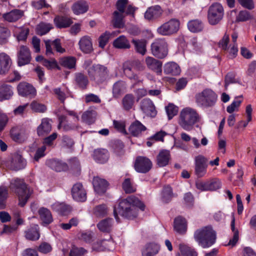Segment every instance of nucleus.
Returning <instances> with one entry per match:
<instances>
[{"label": "nucleus", "instance_id": "c03bdc74", "mask_svg": "<svg viewBox=\"0 0 256 256\" xmlns=\"http://www.w3.org/2000/svg\"><path fill=\"white\" fill-rule=\"evenodd\" d=\"M132 43L134 46L136 51L144 56L146 52V42L144 40H132Z\"/></svg>", "mask_w": 256, "mask_h": 256}, {"label": "nucleus", "instance_id": "dca6fc26", "mask_svg": "<svg viewBox=\"0 0 256 256\" xmlns=\"http://www.w3.org/2000/svg\"><path fill=\"white\" fill-rule=\"evenodd\" d=\"M140 109L146 115L154 117L156 110L152 101L148 98H144L140 102Z\"/></svg>", "mask_w": 256, "mask_h": 256}, {"label": "nucleus", "instance_id": "864d4df0", "mask_svg": "<svg viewBox=\"0 0 256 256\" xmlns=\"http://www.w3.org/2000/svg\"><path fill=\"white\" fill-rule=\"evenodd\" d=\"M78 238L86 243L90 244L93 241V234L91 232H82L78 234Z\"/></svg>", "mask_w": 256, "mask_h": 256}, {"label": "nucleus", "instance_id": "9d476101", "mask_svg": "<svg viewBox=\"0 0 256 256\" xmlns=\"http://www.w3.org/2000/svg\"><path fill=\"white\" fill-rule=\"evenodd\" d=\"M194 172L198 178H202L206 174L208 166V159L202 155H198L195 157Z\"/></svg>", "mask_w": 256, "mask_h": 256}, {"label": "nucleus", "instance_id": "79ce46f5", "mask_svg": "<svg viewBox=\"0 0 256 256\" xmlns=\"http://www.w3.org/2000/svg\"><path fill=\"white\" fill-rule=\"evenodd\" d=\"M124 14L115 11L113 14L112 22L114 26L116 28H122L124 26L123 20Z\"/></svg>", "mask_w": 256, "mask_h": 256}, {"label": "nucleus", "instance_id": "c756f323", "mask_svg": "<svg viewBox=\"0 0 256 256\" xmlns=\"http://www.w3.org/2000/svg\"><path fill=\"white\" fill-rule=\"evenodd\" d=\"M146 130V127L138 120L133 122L129 128L130 132L134 136H140L142 132Z\"/></svg>", "mask_w": 256, "mask_h": 256}, {"label": "nucleus", "instance_id": "39448f33", "mask_svg": "<svg viewBox=\"0 0 256 256\" xmlns=\"http://www.w3.org/2000/svg\"><path fill=\"white\" fill-rule=\"evenodd\" d=\"M224 16V9L218 2L212 4L208 10V20L210 25L214 26L222 20Z\"/></svg>", "mask_w": 256, "mask_h": 256}, {"label": "nucleus", "instance_id": "bb28decb", "mask_svg": "<svg viewBox=\"0 0 256 256\" xmlns=\"http://www.w3.org/2000/svg\"><path fill=\"white\" fill-rule=\"evenodd\" d=\"M52 130V125L48 118H43L40 124L37 128L38 136H43L48 134Z\"/></svg>", "mask_w": 256, "mask_h": 256}, {"label": "nucleus", "instance_id": "1a4fd4ad", "mask_svg": "<svg viewBox=\"0 0 256 256\" xmlns=\"http://www.w3.org/2000/svg\"><path fill=\"white\" fill-rule=\"evenodd\" d=\"M179 28V20L176 18H172L158 27L157 32L162 36H170L176 33Z\"/></svg>", "mask_w": 256, "mask_h": 256}, {"label": "nucleus", "instance_id": "4d7b16f0", "mask_svg": "<svg viewBox=\"0 0 256 256\" xmlns=\"http://www.w3.org/2000/svg\"><path fill=\"white\" fill-rule=\"evenodd\" d=\"M172 188L168 186H164L162 191V200L165 202H168L172 198Z\"/></svg>", "mask_w": 256, "mask_h": 256}, {"label": "nucleus", "instance_id": "20e7f679", "mask_svg": "<svg viewBox=\"0 0 256 256\" xmlns=\"http://www.w3.org/2000/svg\"><path fill=\"white\" fill-rule=\"evenodd\" d=\"M200 116L196 111L190 108H184L180 112L179 124L184 130L190 131L199 122Z\"/></svg>", "mask_w": 256, "mask_h": 256}, {"label": "nucleus", "instance_id": "09e8293b", "mask_svg": "<svg viewBox=\"0 0 256 256\" xmlns=\"http://www.w3.org/2000/svg\"><path fill=\"white\" fill-rule=\"evenodd\" d=\"M179 250L182 256H198L196 251L186 244H180Z\"/></svg>", "mask_w": 256, "mask_h": 256}, {"label": "nucleus", "instance_id": "7ed1b4c3", "mask_svg": "<svg viewBox=\"0 0 256 256\" xmlns=\"http://www.w3.org/2000/svg\"><path fill=\"white\" fill-rule=\"evenodd\" d=\"M194 238L203 248H208L213 245L216 238V232L210 226L198 229L194 233Z\"/></svg>", "mask_w": 256, "mask_h": 256}, {"label": "nucleus", "instance_id": "a878e982", "mask_svg": "<svg viewBox=\"0 0 256 256\" xmlns=\"http://www.w3.org/2000/svg\"><path fill=\"white\" fill-rule=\"evenodd\" d=\"M174 229L180 234H184L187 230L186 220L180 216L176 218L174 220Z\"/></svg>", "mask_w": 256, "mask_h": 256}, {"label": "nucleus", "instance_id": "69168bd1", "mask_svg": "<svg viewBox=\"0 0 256 256\" xmlns=\"http://www.w3.org/2000/svg\"><path fill=\"white\" fill-rule=\"evenodd\" d=\"M106 213L107 210L104 204L99 205L94 208V214L97 216H104Z\"/></svg>", "mask_w": 256, "mask_h": 256}, {"label": "nucleus", "instance_id": "052dcab7", "mask_svg": "<svg viewBox=\"0 0 256 256\" xmlns=\"http://www.w3.org/2000/svg\"><path fill=\"white\" fill-rule=\"evenodd\" d=\"M166 110L169 120H171L177 114L178 111V107L173 104H169L166 107Z\"/></svg>", "mask_w": 256, "mask_h": 256}, {"label": "nucleus", "instance_id": "72a5a7b5", "mask_svg": "<svg viewBox=\"0 0 256 256\" xmlns=\"http://www.w3.org/2000/svg\"><path fill=\"white\" fill-rule=\"evenodd\" d=\"M26 238L30 240L34 241L39 239L40 234L37 225L31 226L24 232Z\"/></svg>", "mask_w": 256, "mask_h": 256}, {"label": "nucleus", "instance_id": "0eeeda50", "mask_svg": "<svg viewBox=\"0 0 256 256\" xmlns=\"http://www.w3.org/2000/svg\"><path fill=\"white\" fill-rule=\"evenodd\" d=\"M151 52L154 56L162 59L168 54V49L167 42L164 38H158L151 44Z\"/></svg>", "mask_w": 256, "mask_h": 256}, {"label": "nucleus", "instance_id": "3c124183", "mask_svg": "<svg viewBox=\"0 0 256 256\" xmlns=\"http://www.w3.org/2000/svg\"><path fill=\"white\" fill-rule=\"evenodd\" d=\"M114 36V33L106 31L98 38L99 46L104 48L108 42L110 38Z\"/></svg>", "mask_w": 256, "mask_h": 256}, {"label": "nucleus", "instance_id": "6e6552de", "mask_svg": "<svg viewBox=\"0 0 256 256\" xmlns=\"http://www.w3.org/2000/svg\"><path fill=\"white\" fill-rule=\"evenodd\" d=\"M108 72L107 68L100 64H94L88 69V74L89 76L94 80L100 82L106 79Z\"/></svg>", "mask_w": 256, "mask_h": 256}, {"label": "nucleus", "instance_id": "423d86ee", "mask_svg": "<svg viewBox=\"0 0 256 256\" xmlns=\"http://www.w3.org/2000/svg\"><path fill=\"white\" fill-rule=\"evenodd\" d=\"M196 103L202 106L208 108L213 106L216 100V94L210 89H205L196 94Z\"/></svg>", "mask_w": 256, "mask_h": 256}, {"label": "nucleus", "instance_id": "603ef678", "mask_svg": "<svg viewBox=\"0 0 256 256\" xmlns=\"http://www.w3.org/2000/svg\"><path fill=\"white\" fill-rule=\"evenodd\" d=\"M10 36V32L9 30L3 25L0 24V44H6Z\"/></svg>", "mask_w": 256, "mask_h": 256}, {"label": "nucleus", "instance_id": "4be33fe9", "mask_svg": "<svg viewBox=\"0 0 256 256\" xmlns=\"http://www.w3.org/2000/svg\"><path fill=\"white\" fill-rule=\"evenodd\" d=\"M54 24L58 28L70 27L73 23L72 19L66 16H57L54 20Z\"/></svg>", "mask_w": 256, "mask_h": 256}, {"label": "nucleus", "instance_id": "6e6d98bb", "mask_svg": "<svg viewBox=\"0 0 256 256\" xmlns=\"http://www.w3.org/2000/svg\"><path fill=\"white\" fill-rule=\"evenodd\" d=\"M8 190L6 187H0V209L5 208L6 200L8 198Z\"/></svg>", "mask_w": 256, "mask_h": 256}, {"label": "nucleus", "instance_id": "f03ea898", "mask_svg": "<svg viewBox=\"0 0 256 256\" xmlns=\"http://www.w3.org/2000/svg\"><path fill=\"white\" fill-rule=\"evenodd\" d=\"M10 188L18 196V206H24L30 197L32 190L28 187L22 180L18 178L11 181Z\"/></svg>", "mask_w": 256, "mask_h": 256}, {"label": "nucleus", "instance_id": "f8f14e48", "mask_svg": "<svg viewBox=\"0 0 256 256\" xmlns=\"http://www.w3.org/2000/svg\"><path fill=\"white\" fill-rule=\"evenodd\" d=\"M71 192L72 198L76 201L84 202L86 200V192L80 182H77L73 185Z\"/></svg>", "mask_w": 256, "mask_h": 256}, {"label": "nucleus", "instance_id": "473e14b6", "mask_svg": "<svg viewBox=\"0 0 256 256\" xmlns=\"http://www.w3.org/2000/svg\"><path fill=\"white\" fill-rule=\"evenodd\" d=\"M108 156V152L106 149L96 150L94 152V158L98 163L104 164L106 162Z\"/></svg>", "mask_w": 256, "mask_h": 256}, {"label": "nucleus", "instance_id": "774afa93", "mask_svg": "<svg viewBox=\"0 0 256 256\" xmlns=\"http://www.w3.org/2000/svg\"><path fill=\"white\" fill-rule=\"evenodd\" d=\"M235 74L233 72H228L225 76V88H227L230 84L236 83L237 80L235 78Z\"/></svg>", "mask_w": 256, "mask_h": 256}, {"label": "nucleus", "instance_id": "49530a36", "mask_svg": "<svg viewBox=\"0 0 256 256\" xmlns=\"http://www.w3.org/2000/svg\"><path fill=\"white\" fill-rule=\"evenodd\" d=\"M134 102V96L131 94H126L122 100L123 108L126 110H130Z\"/></svg>", "mask_w": 256, "mask_h": 256}, {"label": "nucleus", "instance_id": "37998d69", "mask_svg": "<svg viewBox=\"0 0 256 256\" xmlns=\"http://www.w3.org/2000/svg\"><path fill=\"white\" fill-rule=\"evenodd\" d=\"M59 63L66 68L72 69L75 68L76 59L72 56L64 57L60 60Z\"/></svg>", "mask_w": 256, "mask_h": 256}, {"label": "nucleus", "instance_id": "ea45409f", "mask_svg": "<svg viewBox=\"0 0 256 256\" xmlns=\"http://www.w3.org/2000/svg\"><path fill=\"white\" fill-rule=\"evenodd\" d=\"M88 4L85 1L80 0L75 2L72 6V10L76 14H80L86 12L88 10Z\"/></svg>", "mask_w": 256, "mask_h": 256}, {"label": "nucleus", "instance_id": "de8ad7c7", "mask_svg": "<svg viewBox=\"0 0 256 256\" xmlns=\"http://www.w3.org/2000/svg\"><path fill=\"white\" fill-rule=\"evenodd\" d=\"M52 28V24L42 22L37 25L36 31L38 34L42 36L48 33Z\"/></svg>", "mask_w": 256, "mask_h": 256}, {"label": "nucleus", "instance_id": "f3484780", "mask_svg": "<svg viewBox=\"0 0 256 256\" xmlns=\"http://www.w3.org/2000/svg\"><path fill=\"white\" fill-rule=\"evenodd\" d=\"M146 64L149 70L160 74L162 72V63L161 61L152 56H147L145 60Z\"/></svg>", "mask_w": 256, "mask_h": 256}, {"label": "nucleus", "instance_id": "bf43d9fd", "mask_svg": "<svg viewBox=\"0 0 256 256\" xmlns=\"http://www.w3.org/2000/svg\"><path fill=\"white\" fill-rule=\"evenodd\" d=\"M32 110L36 112H44L46 110V106L37 102H32L30 104Z\"/></svg>", "mask_w": 256, "mask_h": 256}, {"label": "nucleus", "instance_id": "393cba45", "mask_svg": "<svg viewBox=\"0 0 256 256\" xmlns=\"http://www.w3.org/2000/svg\"><path fill=\"white\" fill-rule=\"evenodd\" d=\"M160 249V246L156 243L148 244L142 250V256H154L158 252Z\"/></svg>", "mask_w": 256, "mask_h": 256}, {"label": "nucleus", "instance_id": "412c9836", "mask_svg": "<svg viewBox=\"0 0 256 256\" xmlns=\"http://www.w3.org/2000/svg\"><path fill=\"white\" fill-rule=\"evenodd\" d=\"M78 45L80 50L85 54H90L93 50L92 40L89 36H85L81 38Z\"/></svg>", "mask_w": 256, "mask_h": 256}, {"label": "nucleus", "instance_id": "f257e3e1", "mask_svg": "<svg viewBox=\"0 0 256 256\" xmlns=\"http://www.w3.org/2000/svg\"><path fill=\"white\" fill-rule=\"evenodd\" d=\"M144 204L138 198L134 196H130L120 202L117 210L122 216L128 219H133L138 216L137 208L144 210ZM114 214L116 219L118 220V216L116 208H114Z\"/></svg>", "mask_w": 256, "mask_h": 256}, {"label": "nucleus", "instance_id": "f704fd0d", "mask_svg": "<svg viewBox=\"0 0 256 256\" xmlns=\"http://www.w3.org/2000/svg\"><path fill=\"white\" fill-rule=\"evenodd\" d=\"M52 208L62 215H66L72 210L70 206L58 202H56L52 204Z\"/></svg>", "mask_w": 256, "mask_h": 256}, {"label": "nucleus", "instance_id": "13d9d810", "mask_svg": "<svg viewBox=\"0 0 256 256\" xmlns=\"http://www.w3.org/2000/svg\"><path fill=\"white\" fill-rule=\"evenodd\" d=\"M252 16L250 12L244 10L240 11L236 18V22H245L252 19Z\"/></svg>", "mask_w": 256, "mask_h": 256}, {"label": "nucleus", "instance_id": "ddd939ff", "mask_svg": "<svg viewBox=\"0 0 256 256\" xmlns=\"http://www.w3.org/2000/svg\"><path fill=\"white\" fill-rule=\"evenodd\" d=\"M18 94L22 96L34 98L36 91L35 88L30 84L26 82H20L17 86Z\"/></svg>", "mask_w": 256, "mask_h": 256}, {"label": "nucleus", "instance_id": "6ab92c4d", "mask_svg": "<svg viewBox=\"0 0 256 256\" xmlns=\"http://www.w3.org/2000/svg\"><path fill=\"white\" fill-rule=\"evenodd\" d=\"M12 64L10 57L6 53H0V74H5L9 70Z\"/></svg>", "mask_w": 256, "mask_h": 256}, {"label": "nucleus", "instance_id": "a19ab883", "mask_svg": "<svg viewBox=\"0 0 256 256\" xmlns=\"http://www.w3.org/2000/svg\"><path fill=\"white\" fill-rule=\"evenodd\" d=\"M164 72L166 74L178 75L180 74V69L177 64L174 62H170L164 65Z\"/></svg>", "mask_w": 256, "mask_h": 256}, {"label": "nucleus", "instance_id": "e433bc0d", "mask_svg": "<svg viewBox=\"0 0 256 256\" xmlns=\"http://www.w3.org/2000/svg\"><path fill=\"white\" fill-rule=\"evenodd\" d=\"M38 214L42 221L46 224H50L53 218L50 210L45 208H41L38 210Z\"/></svg>", "mask_w": 256, "mask_h": 256}, {"label": "nucleus", "instance_id": "680f3d73", "mask_svg": "<svg viewBox=\"0 0 256 256\" xmlns=\"http://www.w3.org/2000/svg\"><path fill=\"white\" fill-rule=\"evenodd\" d=\"M208 190H215L221 187L220 181L217 178H214L208 182Z\"/></svg>", "mask_w": 256, "mask_h": 256}, {"label": "nucleus", "instance_id": "b1692460", "mask_svg": "<svg viewBox=\"0 0 256 256\" xmlns=\"http://www.w3.org/2000/svg\"><path fill=\"white\" fill-rule=\"evenodd\" d=\"M46 164L52 170L58 172L65 171L68 168L66 163L56 160H46Z\"/></svg>", "mask_w": 256, "mask_h": 256}, {"label": "nucleus", "instance_id": "7c9ffc66", "mask_svg": "<svg viewBox=\"0 0 256 256\" xmlns=\"http://www.w3.org/2000/svg\"><path fill=\"white\" fill-rule=\"evenodd\" d=\"M59 124L58 125V128H62L64 131L68 132L74 130L76 126L74 124H70L68 122V118L64 115H60L58 116Z\"/></svg>", "mask_w": 256, "mask_h": 256}, {"label": "nucleus", "instance_id": "a211bd4d", "mask_svg": "<svg viewBox=\"0 0 256 256\" xmlns=\"http://www.w3.org/2000/svg\"><path fill=\"white\" fill-rule=\"evenodd\" d=\"M162 10L159 6H154L148 8L144 14L146 19L150 20L157 19L161 16Z\"/></svg>", "mask_w": 256, "mask_h": 256}, {"label": "nucleus", "instance_id": "e2e57ef3", "mask_svg": "<svg viewBox=\"0 0 256 256\" xmlns=\"http://www.w3.org/2000/svg\"><path fill=\"white\" fill-rule=\"evenodd\" d=\"M38 250L41 253L46 254L52 250V246L50 244L43 242L38 246Z\"/></svg>", "mask_w": 256, "mask_h": 256}, {"label": "nucleus", "instance_id": "9b49d317", "mask_svg": "<svg viewBox=\"0 0 256 256\" xmlns=\"http://www.w3.org/2000/svg\"><path fill=\"white\" fill-rule=\"evenodd\" d=\"M134 167L137 172L145 174L151 169L152 162L148 158L139 156L136 159Z\"/></svg>", "mask_w": 256, "mask_h": 256}, {"label": "nucleus", "instance_id": "cd10ccee", "mask_svg": "<svg viewBox=\"0 0 256 256\" xmlns=\"http://www.w3.org/2000/svg\"><path fill=\"white\" fill-rule=\"evenodd\" d=\"M24 14L23 10L18 9H14L10 12L4 14L3 18L9 22H16L20 19Z\"/></svg>", "mask_w": 256, "mask_h": 256}, {"label": "nucleus", "instance_id": "aec40b11", "mask_svg": "<svg viewBox=\"0 0 256 256\" xmlns=\"http://www.w3.org/2000/svg\"><path fill=\"white\" fill-rule=\"evenodd\" d=\"M93 186L97 194H102L106 192L108 184L106 180L98 177H95L93 180Z\"/></svg>", "mask_w": 256, "mask_h": 256}, {"label": "nucleus", "instance_id": "a18cd8bd", "mask_svg": "<svg viewBox=\"0 0 256 256\" xmlns=\"http://www.w3.org/2000/svg\"><path fill=\"white\" fill-rule=\"evenodd\" d=\"M188 30L193 32H198L202 30L204 25L202 22L198 20H192L188 24Z\"/></svg>", "mask_w": 256, "mask_h": 256}, {"label": "nucleus", "instance_id": "5fc2aeb1", "mask_svg": "<svg viewBox=\"0 0 256 256\" xmlns=\"http://www.w3.org/2000/svg\"><path fill=\"white\" fill-rule=\"evenodd\" d=\"M122 188L126 194H130L136 191V188L131 182L128 178L125 179L122 183Z\"/></svg>", "mask_w": 256, "mask_h": 256}, {"label": "nucleus", "instance_id": "2eb2a0df", "mask_svg": "<svg viewBox=\"0 0 256 256\" xmlns=\"http://www.w3.org/2000/svg\"><path fill=\"white\" fill-rule=\"evenodd\" d=\"M31 60L30 50L26 46H22L18 54V64L20 66L29 64Z\"/></svg>", "mask_w": 256, "mask_h": 256}, {"label": "nucleus", "instance_id": "c9c22d12", "mask_svg": "<svg viewBox=\"0 0 256 256\" xmlns=\"http://www.w3.org/2000/svg\"><path fill=\"white\" fill-rule=\"evenodd\" d=\"M113 46L114 48L119 49H128L130 48L128 40L124 36H120L116 38L113 42Z\"/></svg>", "mask_w": 256, "mask_h": 256}, {"label": "nucleus", "instance_id": "4c0bfd02", "mask_svg": "<svg viewBox=\"0 0 256 256\" xmlns=\"http://www.w3.org/2000/svg\"><path fill=\"white\" fill-rule=\"evenodd\" d=\"M13 95L12 87L8 84H4L0 86V100L10 99Z\"/></svg>", "mask_w": 256, "mask_h": 256}, {"label": "nucleus", "instance_id": "8fccbe9b", "mask_svg": "<svg viewBox=\"0 0 256 256\" xmlns=\"http://www.w3.org/2000/svg\"><path fill=\"white\" fill-rule=\"evenodd\" d=\"M69 164L74 174L78 176L80 173V166L78 160L76 158L69 160Z\"/></svg>", "mask_w": 256, "mask_h": 256}, {"label": "nucleus", "instance_id": "4468645a", "mask_svg": "<svg viewBox=\"0 0 256 256\" xmlns=\"http://www.w3.org/2000/svg\"><path fill=\"white\" fill-rule=\"evenodd\" d=\"M26 165V160L19 153L15 152L12 155L10 167L14 170L24 168Z\"/></svg>", "mask_w": 256, "mask_h": 256}, {"label": "nucleus", "instance_id": "2f4dec72", "mask_svg": "<svg viewBox=\"0 0 256 256\" xmlns=\"http://www.w3.org/2000/svg\"><path fill=\"white\" fill-rule=\"evenodd\" d=\"M114 220L112 218H108L100 221L97 224L98 230L104 232H110L112 230Z\"/></svg>", "mask_w": 256, "mask_h": 256}, {"label": "nucleus", "instance_id": "5701e85b", "mask_svg": "<svg viewBox=\"0 0 256 256\" xmlns=\"http://www.w3.org/2000/svg\"><path fill=\"white\" fill-rule=\"evenodd\" d=\"M74 80L76 85L82 90L86 89L89 84L88 76L82 72H76Z\"/></svg>", "mask_w": 256, "mask_h": 256}, {"label": "nucleus", "instance_id": "58836bf2", "mask_svg": "<svg viewBox=\"0 0 256 256\" xmlns=\"http://www.w3.org/2000/svg\"><path fill=\"white\" fill-rule=\"evenodd\" d=\"M126 90V83L119 80L115 82L112 88V94L114 98H118L120 96L124 93Z\"/></svg>", "mask_w": 256, "mask_h": 256}, {"label": "nucleus", "instance_id": "338daca9", "mask_svg": "<svg viewBox=\"0 0 256 256\" xmlns=\"http://www.w3.org/2000/svg\"><path fill=\"white\" fill-rule=\"evenodd\" d=\"M242 103L241 100H234L230 105L228 106L226 108V111L232 114L234 111H236L238 110L239 106H240V104Z\"/></svg>", "mask_w": 256, "mask_h": 256}, {"label": "nucleus", "instance_id": "0e129e2a", "mask_svg": "<svg viewBox=\"0 0 256 256\" xmlns=\"http://www.w3.org/2000/svg\"><path fill=\"white\" fill-rule=\"evenodd\" d=\"M76 256H82L88 252V250L82 247L74 246L70 250Z\"/></svg>", "mask_w": 256, "mask_h": 256}, {"label": "nucleus", "instance_id": "c85d7f7f", "mask_svg": "<svg viewBox=\"0 0 256 256\" xmlns=\"http://www.w3.org/2000/svg\"><path fill=\"white\" fill-rule=\"evenodd\" d=\"M170 158V152L168 150H163L159 152L156 157L157 164L160 167H164L168 164Z\"/></svg>", "mask_w": 256, "mask_h": 256}]
</instances>
